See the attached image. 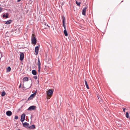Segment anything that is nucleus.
Returning a JSON list of instances; mask_svg holds the SVG:
<instances>
[{
  "instance_id": "f257e3e1",
  "label": "nucleus",
  "mask_w": 130,
  "mask_h": 130,
  "mask_svg": "<svg viewBox=\"0 0 130 130\" xmlns=\"http://www.w3.org/2000/svg\"><path fill=\"white\" fill-rule=\"evenodd\" d=\"M62 18L63 19L62 21V23H63V27L64 28V34L65 35L67 36H68V34L66 30V27L65 26V18L64 16H63L62 17Z\"/></svg>"
},
{
  "instance_id": "f03ea898",
  "label": "nucleus",
  "mask_w": 130,
  "mask_h": 130,
  "mask_svg": "<svg viewBox=\"0 0 130 130\" xmlns=\"http://www.w3.org/2000/svg\"><path fill=\"white\" fill-rule=\"evenodd\" d=\"M31 43L32 44L35 45L36 44V39L35 37L34 36L32 37L31 39Z\"/></svg>"
},
{
  "instance_id": "7ed1b4c3",
  "label": "nucleus",
  "mask_w": 130,
  "mask_h": 130,
  "mask_svg": "<svg viewBox=\"0 0 130 130\" xmlns=\"http://www.w3.org/2000/svg\"><path fill=\"white\" fill-rule=\"evenodd\" d=\"M36 107L35 106H32L29 107L27 109V110L28 111H31L32 110H35L36 109Z\"/></svg>"
},
{
  "instance_id": "20e7f679",
  "label": "nucleus",
  "mask_w": 130,
  "mask_h": 130,
  "mask_svg": "<svg viewBox=\"0 0 130 130\" xmlns=\"http://www.w3.org/2000/svg\"><path fill=\"white\" fill-rule=\"evenodd\" d=\"M25 115L24 113L22 114L21 116V121L22 122H23L25 120Z\"/></svg>"
},
{
  "instance_id": "39448f33",
  "label": "nucleus",
  "mask_w": 130,
  "mask_h": 130,
  "mask_svg": "<svg viewBox=\"0 0 130 130\" xmlns=\"http://www.w3.org/2000/svg\"><path fill=\"white\" fill-rule=\"evenodd\" d=\"M20 60L21 61H22L23 60L24 55L23 53L22 52H20Z\"/></svg>"
},
{
  "instance_id": "423d86ee",
  "label": "nucleus",
  "mask_w": 130,
  "mask_h": 130,
  "mask_svg": "<svg viewBox=\"0 0 130 130\" xmlns=\"http://www.w3.org/2000/svg\"><path fill=\"white\" fill-rule=\"evenodd\" d=\"M39 46V45L38 46H36L35 48V52L36 55H37L38 54V53Z\"/></svg>"
},
{
  "instance_id": "0eeeda50",
  "label": "nucleus",
  "mask_w": 130,
  "mask_h": 130,
  "mask_svg": "<svg viewBox=\"0 0 130 130\" xmlns=\"http://www.w3.org/2000/svg\"><path fill=\"white\" fill-rule=\"evenodd\" d=\"M53 93V91L52 89H49L47 92V94L48 96L52 95Z\"/></svg>"
},
{
  "instance_id": "6e6552de",
  "label": "nucleus",
  "mask_w": 130,
  "mask_h": 130,
  "mask_svg": "<svg viewBox=\"0 0 130 130\" xmlns=\"http://www.w3.org/2000/svg\"><path fill=\"white\" fill-rule=\"evenodd\" d=\"M87 7H86L83 8L82 12V14L83 15H86V12Z\"/></svg>"
},
{
  "instance_id": "1a4fd4ad",
  "label": "nucleus",
  "mask_w": 130,
  "mask_h": 130,
  "mask_svg": "<svg viewBox=\"0 0 130 130\" xmlns=\"http://www.w3.org/2000/svg\"><path fill=\"white\" fill-rule=\"evenodd\" d=\"M37 90H36L35 92L33 94H31L30 97L29 98H30V99H32L33 98H34L36 95V93H37Z\"/></svg>"
},
{
  "instance_id": "9d476101",
  "label": "nucleus",
  "mask_w": 130,
  "mask_h": 130,
  "mask_svg": "<svg viewBox=\"0 0 130 130\" xmlns=\"http://www.w3.org/2000/svg\"><path fill=\"white\" fill-rule=\"evenodd\" d=\"M23 124L24 127H27L29 126V124L26 122L23 123Z\"/></svg>"
},
{
  "instance_id": "9b49d317",
  "label": "nucleus",
  "mask_w": 130,
  "mask_h": 130,
  "mask_svg": "<svg viewBox=\"0 0 130 130\" xmlns=\"http://www.w3.org/2000/svg\"><path fill=\"white\" fill-rule=\"evenodd\" d=\"M6 115L9 116H10L12 114V112L10 111H8L6 112Z\"/></svg>"
},
{
  "instance_id": "f8f14e48",
  "label": "nucleus",
  "mask_w": 130,
  "mask_h": 130,
  "mask_svg": "<svg viewBox=\"0 0 130 130\" xmlns=\"http://www.w3.org/2000/svg\"><path fill=\"white\" fill-rule=\"evenodd\" d=\"M37 65L38 66V67H41V63L39 58H38V60Z\"/></svg>"
},
{
  "instance_id": "ddd939ff",
  "label": "nucleus",
  "mask_w": 130,
  "mask_h": 130,
  "mask_svg": "<svg viewBox=\"0 0 130 130\" xmlns=\"http://www.w3.org/2000/svg\"><path fill=\"white\" fill-rule=\"evenodd\" d=\"M32 73L34 75H36L37 74V72L36 70H32Z\"/></svg>"
},
{
  "instance_id": "4468645a",
  "label": "nucleus",
  "mask_w": 130,
  "mask_h": 130,
  "mask_svg": "<svg viewBox=\"0 0 130 130\" xmlns=\"http://www.w3.org/2000/svg\"><path fill=\"white\" fill-rule=\"evenodd\" d=\"M85 85H86V87L88 89H89V88L88 87V85L87 84V81L86 80V79H85Z\"/></svg>"
},
{
  "instance_id": "2eb2a0df",
  "label": "nucleus",
  "mask_w": 130,
  "mask_h": 130,
  "mask_svg": "<svg viewBox=\"0 0 130 130\" xmlns=\"http://www.w3.org/2000/svg\"><path fill=\"white\" fill-rule=\"evenodd\" d=\"M23 80L24 81H28V78L26 77H25L23 78Z\"/></svg>"
},
{
  "instance_id": "dca6fc26",
  "label": "nucleus",
  "mask_w": 130,
  "mask_h": 130,
  "mask_svg": "<svg viewBox=\"0 0 130 130\" xmlns=\"http://www.w3.org/2000/svg\"><path fill=\"white\" fill-rule=\"evenodd\" d=\"M29 127L31 129H33L35 128V126L34 125H32L30 126Z\"/></svg>"
},
{
  "instance_id": "f3484780",
  "label": "nucleus",
  "mask_w": 130,
  "mask_h": 130,
  "mask_svg": "<svg viewBox=\"0 0 130 130\" xmlns=\"http://www.w3.org/2000/svg\"><path fill=\"white\" fill-rule=\"evenodd\" d=\"M11 22V20H9L8 21H6L5 23L6 24H10Z\"/></svg>"
},
{
  "instance_id": "a211bd4d",
  "label": "nucleus",
  "mask_w": 130,
  "mask_h": 130,
  "mask_svg": "<svg viewBox=\"0 0 130 130\" xmlns=\"http://www.w3.org/2000/svg\"><path fill=\"white\" fill-rule=\"evenodd\" d=\"M11 68L10 67H8L7 69V71L8 72H10L11 70Z\"/></svg>"
},
{
  "instance_id": "6ab92c4d",
  "label": "nucleus",
  "mask_w": 130,
  "mask_h": 130,
  "mask_svg": "<svg viewBox=\"0 0 130 130\" xmlns=\"http://www.w3.org/2000/svg\"><path fill=\"white\" fill-rule=\"evenodd\" d=\"M6 94V93L5 92L3 91L2 92L1 95L2 96H4Z\"/></svg>"
},
{
  "instance_id": "aec40b11",
  "label": "nucleus",
  "mask_w": 130,
  "mask_h": 130,
  "mask_svg": "<svg viewBox=\"0 0 130 130\" xmlns=\"http://www.w3.org/2000/svg\"><path fill=\"white\" fill-rule=\"evenodd\" d=\"M76 3L78 6H80V2H78L77 1H76Z\"/></svg>"
},
{
  "instance_id": "412c9836",
  "label": "nucleus",
  "mask_w": 130,
  "mask_h": 130,
  "mask_svg": "<svg viewBox=\"0 0 130 130\" xmlns=\"http://www.w3.org/2000/svg\"><path fill=\"white\" fill-rule=\"evenodd\" d=\"M126 117L128 118L129 117V115L127 112L126 113Z\"/></svg>"
},
{
  "instance_id": "4be33fe9",
  "label": "nucleus",
  "mask_w": 130,
  "mask_h": 130,
  "mask_svg": "<svg viewBox=\"0 0 130 130\" xmlns=\"http://www.w3.org/2000/svg\"><path fill=\"white\" fill-rule=\"evenodd\" d=\"M8 13H6V15H5V17L7 18H8Z\"/></svg>"
},
{
  "instance_id": "5701e85b",
  "label": "nucleus",
  "mask_w": 130,
  "mask_h": 130,
  "mask_svg": "<svg viewBox=\"0 0 130 130\" xmlns=\"http://www.w3.org/2000/svg\"><path fill=\"white\" fill-rule=\"evenodd\" d=\"M18 116H15L14 119L16 120H17L18 119Z\"/></svg>"
},
{
  "instance_id": "b1692460",
  "label": "nucleus",
  "mask_w": 130,
  "mask_h": 130,
  "mask_svg": "<svg viewBox=\"0 0 130 130\" xmlns=\"http://www.w3.org/2000/svg\"><path fill=\"white\" fill-rule=\"evenodd\" d=\"M41 69V67H38V71L39 72Z\"/></svg>"
},
{
  "instance_id": "393cba45",
  "label": "nucleus",
  "mask_w": 130,
  "mask_h": 130,
  "mask_svg": "<svg viewBox=\"0 0 130 130\" xmlns=\"http://www.w3.org/2000/svg\"><path fill=\"white\" fill-rule=\"evenodd\" d=\"M33 78L35 79H37V76H35L33 77Z\"/></svg>"
},
{
  "instance_id": "a878e982",
  "label": "nucleus",
  "mask_w": 130,
  "mask_h": 130,
  "mask_svg": "<svg viewBox=\"0 0 130 130\" xmlns=\"http://www.w3.org/2000/svg\"><path fill=\"white\" fill-rule=\"evenodd\" d=\"M32 85V83H31V85L28 88H26V89H28V88H30L31 87V86Z\"/></svg>"
},
{
  "instance_id": "bb28decb",
  "label": "nucleus",
  "mask_w": 130,
  "mask_h": 130,
  "mask_svg": "<svg viewBox=\"0 0 130 130\" xmlns=\"http://www.w3.org/2000/svg\"><path fill=\"white\" fill-rule=\"evenodd\" d=\"M2 8L1 7H0V12H1L2 10Z\"/></svg>"
},
{
  "instance_id": "cd10ccee",
  "label": "nucleus",
  "mask_w": 130,
  "mask_h": 130,
  "mask_svg": "<svg viewBox=\"0 0 130 130\" xmlns=\"http://www.w3.org/2000/svg\"><path fill=\"white\" fill-rule=\"evenodd\" d=\"M123 111L124 112H125V108H123Z\"/></svg>"
},
{
  "instance_id": "c85d7f7f",
  "label": "nucleus",
  "mask_w": 130,
  "mask_h": 130,
  "mask_svg": "<svg viewBox=\"0 0 130 130\" xmlns=\"http://www.w3.org/2000/svg\"><path fill=\"white\" fill-rule=\"evenodd\" d=\"M21 87V84H20V85H19V88H20Z\"/></svg>"
},
{
  "instance_id": "c756f323",
  "label": "nucleus",
  "mask_w": 130,
  "mask_h": 130,
  "mask_svg": "<svg viewBox=\"0 0 130 130\" xmlns=\"http://www.w3.org/2000/svg\"><path fill=\"white\" fill-rule=\"evenodd\" d=\"M3 18H4L5 17V15L4 14L3 15Z\"/></svg>"
},
{
  "instance_id": "7c9ffc66",
  "label": "nucleus",
  "mask_w": 130,
  "mask_h": 130,
  "mask_svg": "<svg viewBox=\"0 0 130 130\" xmlns=\"http://www.w3.org/2000/svg\"><path fill=\"white\" fill-rule=\"evenodd\" d=\"M21 0H18V2H19L21 1Z\"/></svg>"
},
{
  "instance_id": "2f4dec72",
  "label": "nucleus",
  "mask_w": 130,
  "mask_h": 130,
  "mask_svg": "<svg viewBox=\"0 0 130 130\" xmlns=\"http://www.w3.org/2000/svg\"><path fill=\"white\" fill-rule=\"evenodd\" d=\"M98 97L99 99V97L98 96Z\"/></svg>"
},
{
  "instance_id": "473e14b6",
  "label": "nucleus",
  "mask_w": 130,
  "mask_h": 130,
  "mask_svg": "<svg viewBox=\"0 0 130 130\" xmlns=\"http://www.w3.org/2000/svg\"><path fill=\"white\" fill-rule=\"evenodd\" d=\"M47 25L48 27H49V26Z\"/></svg>"
},
{
  "instance_id": "72a5a7b5",
  "label": "nucleus",
  "mask_w": 130,
  "mask_h": 130,
  "mask_svg": "<svg viewBox=\"0 0 130 130\" xmlns=\"http://www.w3.org/2000/svg\"><path fill=\"white\" fill-rule=\"evenodd\" d=\"M32 35L33 36V34H32Z\"/></svg>"
},
{
  "instance_id": "f704fd0d",
  "label": "nucleus",
  "mask_w": 130,
  "mask_h": 130,
  "mask_svg": "<svg viewBox=\"0 0 130 130\" xmlns=\"http://www.w3.org/2000/svg\"><path fill=\"white\" fill-rule=\"evenodd\" d=\"M39 82V81H38V82Z\"/></svg>"
}]
</instances>
